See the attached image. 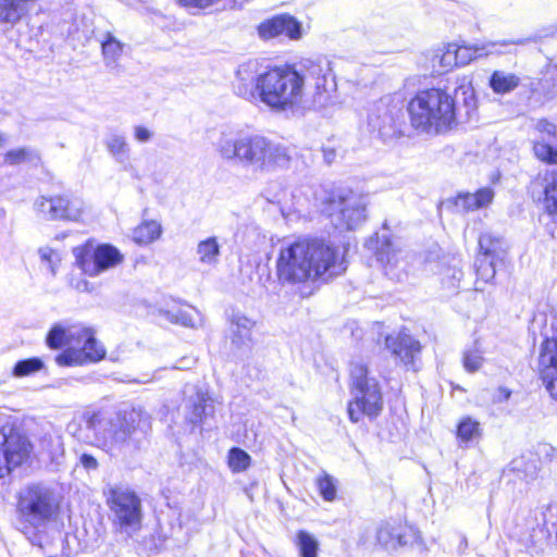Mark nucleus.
I'll return each instance as SVG.
<instances>
[{"mask_svg":"<svg viewBox=\"0 0 557 557\" xmlns=\"http://www.w3.org/2000/svg\"><path fill=\"white\" fill-rule=\"evenodd\" d=\"M485 240H486L485 236H481V237L479 238V245L484 244V242H485Z\"/></svg>","mask_w":557,"mask_h":557,"instance_id":"nucleus-60","label":"nucleus"},{"mask_svg":"<svg viewBox=\"0 0 557 557\" xmlns=\"http://www.w3.org/2000/svg\"><path fill=\"white\" fill-rule=\"evenodd\" d=\"M8 143V136L3 133H0V149L3 148Z\"/></svg>","mask_w":557,"mask_h":557,"instance_id":"nucleus-58","label":"nucleus"},{"mask_svg":"<svg viewBox=\"0 0 557 557\" xmlns=\"http://www.w3.org/2000/svg\"><path fill=\"white\" fill-rule=\"evenodd\" d=\"M385 346L408 370H418L416 362L421 352V345L411 335L403 332L396 335H387Z\"/></svg>","mask_w":557,"mask_h":557,"instance_id":"nucleus-16","label":"nucleus"},{"mask_svg":"<svg viewBox=\"0 0 557 557\" xmlns=\"http://www.w3.org/2000/svg\"><path fill=\"white\" fill-rule=\"evenodd\" d=\"M109 506L114 516V523L121 532L131 536L141 525V500L135 492L127 488L112 490Z\"/></svg>","mask_w":557,"mask_h":557,"instance_id":"nucleus-11","label":"nucleus"},{"mask_svg":"<svg viewBox=\"0 0 557 557\" xmlns=\"http://www.w3.org/2000/svg\"><path fill=\"white\" fill-rule=\"evenodd\" d=\"M534 370L550 396L557 400V338L546 337L542 342Z\"/></svg>","mask_w":557,"mask_h":557,"instance_id":"nucleus-15","label":"nucleus"},{"mask_svg":"<svg viewBox=\"0 0 557 557\" xmlns=\"http://www.w3.org/2000/svg\"><path fill=\"white\" fill-rule=\"evenodd\" d=\"M259 77L256 62L240 64L233 83L235 94L251 103H258Z\"/></svg>","mask_w":557,"mask_h":557,"instance_id":"nucleus-19","label":"nucleus"},{"mask_svg":"<svg viewBox=\"0 0 557 557\" xmlns=\"http://www.w3.org/2000/svg\"><path fill=\"white\" fill-rule=\"evenodd\" d=\"M482 436V429L480 422L471 417H465L460 420L457 426V437L462 443L479 441Z\"/></svg>","mask_w":557,"mask_h":557,"instance_id":"nucleus-31","label":"nucleus"},{"mask_svg":"<svg viewBox=\"0 0 557 557\" xmlns=\"http://www.w3.org/2000/svg\"><path fill=\"white\" fill-rule=\"evenodd\" d=\"M38 253L41 261L47 263L50 272L55 274V267L61 260L59 253L52 249L51 246H41L38 250Z\"/></svg>","mask_w":557,"mask_h":557,"instance_id":"nucleus-43","label":"nucleus"},{"mask_svg":"<svg viewBox=\"0 0 557 557\" xmlns=\"http://www.w3.org/2000/svg\"><path fill=\"white\" fill-rule=\"evenodd\" d=\"M60 500L50 487L32 484L18 494L17 513L23 522L39 528L52 520L57 515Z\"/></svg>","mask_w":557,"mask_h":557,"instance_id":"nucleus-8","label":"nucleus"},{"mask_svg":"<svg viewBox=\"0 0 557 557\" xmlns=\"http://www.w3.org/2000/svg\"><path fill=\"white\" fill-rule=\"evenodd\" d=\"M533 151L537 159L547 163H557V149H554L550 145L536 141Z\"/></svg>","mask_w":557,"mask_h":557,"instance_id":"nucleus-41","label":"nucleus"},{"mask_svg":"<svg viewBox=\"0 0 557 557\" xmlns=\"http://www.w3.org/2000/svg\"><path fill=\"white\" fill-rule=\"evenodd\" d=\"M493 198V189L484 187L473 194L460 193L455 198L445 200L443 206L455 213H468L487 207Z\"/></svg>","mask_w":557,"mask_h":557,"instance_id":"nucleus-20","label":"nucleus"},{"mask_svg":"<svg viewBox=\"0 0 557 557\" xmlns=\"http://www.w3.org/2000/svg\"><path fill=\"white\" fill-rule=\"evenodd\" d=\"M508 470L509 471H513V472H518V473H523V475L521 478L523 479H533L534 475H535V472H536V467L534 463L532 462H524L523 458H519V459H513L509 465H508Z\"/></svg>","mask_w":557,"mask_h":557,"instance_id":"nucleus-42","label":"nucleus"},{"mask_svg":"<svg viewBox=\"0 0 557 557\" xmlns=\"http://www.w3.org/2000/svg\"><path fill=\"white\" fill-rule=\"evenodd\" d=\"M441 64L443 67L448 69L456 65V57L454 50V44H449L446 51L441 57Z\"/></svg>","mask_w":557,"mask_h":557,"instance_id":"nucleus-47","label":"nucleus"},{"mask_svg":"<svg viewBox=\"0 0 557 557\" xmlns=\"http://www.w3.org/2000/svg\"><path fill=\"white\" fill-rule=\"evenodd\" d=\"M346 246H283L277 275L288 283H326L347 269Z\"/></svg>","mask_w":557,"mask_h":557,"instance_id":"nucleus-3","label":"nucleus"},{"mask_svg":"<svg viewBox=\"0 0 557 557\" xmlns=\"http://www.w3.org/2000/svg\"><path fill=\"white\" fill-rule=\"evenodd\" d=\"M317 486L320 495L326 502H332L336 497V485L333 478L329 474H324L317 479Z\"/></svg>","mask_w":557,"mask_h":557,"instance_id":"nucleus-40","label":"nucleus"},{"mask_svg":"<svg viewBox=\"0 0 557 557\" xmlns=\"http://www.w3.org/2000/svg\"><path fill=\"white\" fill-rule=\"evenodd\" d=\"M34 208L38 215L47 220L78 222L83 219L87 206L78 197L59 195L37 198Z\"/></svg>","mask_w":557,"mask_h":557,"instance_id":"nucleus-12","label":"nucleus"},{"mask_svg":"<svg viewBox=\"0 0 557 557\" xmlns=\"http://www.w3.org/2000/svg\"><path fill=\"white\" fill-rule=\"evenodd\" d=\"M77 290L79 292H87L88 290V282L85 281V280H81L78 281L75 286H74Z\"/></svg>","mask_w":557,"mask_h":557,"instance_id":"nucleus-55","label":"nucleus"},{"mask_svg":"<svg viewBox=\"0 0 557 557\" xmlns=\"http://www.w3.org/2000/svg\"><path fill=\"white\" fill-rule=\"evenodd\" d=\"M28 440L11 426L0 429V478L22 465L30 451Z\"/></svg>","mask_w":557,"mask_h":557,"instance_id":"nucleus-14","label":"nucleus"},{"mask_svg":"<svg viewBox=\"0 0 557 557\" xmlns=\"http://www.w3.org/2000/svg\"><path fill=\"white\" fill-rule=\"evenodd\" d=\"M69 432L84 444L111 456L131 455L143 448L151 431V417L140 408L102 407L85 410Z\"/></svg>","mask_w":557,"mask_h":557,"instance_id":"nucleus-2","label":"nucleus"},{"mask_svg":"<svg viewBox=\"0 0 557 557\" xmlns=\"http://www.w3.org/2000/svg\"><path fill=\"white\" fill-rule=\"evenodd\" d=\"M44 367L45 363L40 358L33 357L23 359L15 363L12 370V374L16 377L28 376L40 371L44 369Z\"/></svg>","mask_w":557,"mask_h":557,"instance_id":"nucleus-35","label":"nucleus"},{"mask_svg":"<svg viewBox=\"0 0 557 557\" xmlns=\"http://www.w3.org/2000/svg\"><path fill=\"white\" fill-rule=\"evenodd\" d=\"M522 42V39H510L503 41H490L482 45L458 46L454 44L456 65L465 66L475 59L487 57L490 54L503 53L502 48H505L510 45H521Z\"/></svg>","mask_w":557,"mask_h":557,"instance_id":"nucleus-18","label":"nucleus"},{"mask_svg":"<svg viewBox=\"0 0 557 557\" xmlns=\"http://www.w3.org/2000/svg\"><path fill=\"white\" fill-rule=\"evenodd\" d=\"M197 255L202 263L213 264L220 255L219 246H197Z\"/></svg>","mask_w":557,"mask_h":557,"instance_id":"nucleus-44","label":"nucleus"},{"mask_svg":"<svg viewBox=\"0 0 557 557\" xmlns=\"http://www.w3.org/2000/svg\"><path fill=\"white\" fill-rule=\"evenodd\" d=\"M369 125L383 138L400 136L404 133L405 113L403 101L394 96L382 97L369 113Z\"/></svg>","mask_w":557,"mask_h":557,"instance_id":"nucleus-10","label":"nucleus"},{"mask_svg":"<svg viewBox=\"0 0 557 557\" xmlns=\"http://www.w3.org/2000/svg\"><path fill=\"white\" fill-rule=\"evenodd\" d=\"M69 335L72 337V344L55 357V362L59 366H83L104 358L106 350L90 329L74 326Z\"/></svg>","mask_w":557,"mask_h":557,"instance_id":"nucleus-9","label":"nucleus"},{"mask_svg":"<svg viewBox=\"0 0 557 557\" xmlns=\"http://www.w3.org/2000/svg\"><path fill=\"white\" fill-rule=\"evenodd\" d=\"M536 128L542 132V133H546L548 135H555L556 134V126L546 121V120H541L537 122L536 124Z\"/></svg>","mask_w":557,"mask_h":557,"instance_id":"nucleus-50","label":"nucleus"},{"mask_svg":"<svg viewBox=\"0 0 557 557\" xmlns=\"http://www.w3.org/2000/svg\"><path fill=\"white\" fill-rule=\"evenodd\" d=\"M69 236H70V234L63 232V233L57 234L54 239L58 242H62V240H65L66 238H69Z\"/></svg>","mask_w":557,"mask_h":557,"instance_id":"nucleus-57","label":"nucleus"},{"mask_svg":"<svg viewBox=\"0 0 557 557\" xmlns=\"http://www.w3.org/2000/svg\"><path fill=\"white\" fill-rule=\"evenodd\" d=\"M544 208L550 215L557 214V171H546L543 176Z\"/></svg>","mask_w":557,"mask_h":557,"instance_id":"nucleus-28","label":"nucleus"},{"mask_svg":"<svg viewBox=\"0 0 557 557\" xmlns=\"http://www.w3.org/2000/svg\"><path fill=\"white\" fill-rule=\"evenodd\" d=\"M375 237H376L375 244H385V245L392 244V238L389 237L388 228H387L386 224L383 225V228L381 232L375 233Z\"/></svg>","mask_w":557,"mask_h":557,"instance_id":"nucleus-51","label":"nucleus"},{"mask_svg":"<svg viewBox=\"0 0 557 557\" xmlns=\"http://www.w3.org/2000/svg\"><path fill=\"white\" fill-rule=\"evenodd\" d=\"M194 362H195V360H194V359H187V360H186V359H183V360L181 361V364H180V366H175V367H173V368H174V369H181V370H183V369H189V368H190V366H191Z\"/></svg>","mask_w":557,"mask_h":557,"instance_id":"nucleus-54","label":"nucleus"},{"mask_svg":"<svg viewBox=\"0 0 557 557\" xmlns=\"http://www.w3.org/2000/svg\"><path fill=\"white\" fill-rule=\"evenodd\" d=\"M265 239L259 227L253 224L245 225L239 228L234 237L235 242H242L246 244H258Z\"/></svg>","mask_w":557,"mask_h":557,"instance_id":"nucleus-38","label":"nucleus"},{"mask_svg":"<svg viewBox=\"0 0 557 557\" xmlns=\"http://www.w3.org/2000/svg\"><path fill=\"white\" fill-rule=\"evenodd\" d=\"M295 545L300 557H318L319 542L311 533L300 530L295 537Z\"/></svg>","mask_w":557,"mask_h":557,"instance_id":"nucleus-32","label":"nucleus"},{"mask_svg":"<svg viewBox=\"0 0 557 557\" xmlns=\"http://www.w3.org/2000/svg\"><path fill=\"white\" fill-rule=\"evenodd\" d=\"M411 126L423 134H442L456 125L455 99L446 90L419 91L407 106Z\"/></svg>","mask_w":557,"mask_h":557,"instance_id":"nucleus-5","label":"nucleus"},{"mask_svg":"<svg viewBox=\"0 0 557 557\" xmlns=\"http://www.w3.org/2000/svg\"><path fill=\"white\" fill-rule=\"evenodd\" d=\"M72 330H74V327L66 330L61 325H54L46 337L47 345L52 349L61 348L64 344H67L70 347L72 337L69 334Z\"/></svg>","mask_w":557,"mask_h":557,"instance_id":"nucleus-34","label":"nucleus"},{"mask_svg":"<svg viewBox=\"0 0 557 557\" xmlns=\"http://www.w3.org/2000/svg\"><path fill=\"white\" fill-rule=\"evenodd\" d=\"M350 393L348 416L351 422H359L363 416L375 419L383 409V396L375 377L369 375V369L362 361L350 364Z\"/></svg>","mask_w":557,"mask_h":557,"instance_id":"nucleus-6","label":"nucleus"},{"mask_svg":"<svg viewBox=\"0 0 557 557\" xmlns=\"http://www.w3.org/2000/svg\"><path fill=\"white\" fill-rule=\"evenodd\" d=\"M40 156L37 150L32 148H17L10 150L4 156V161L8 164L15 165L23 162L37 163Z\"/></svg>","mask_w":557,"mask_h":557,"instance_id":"nucleus-33","label":"nucleus"},{"mask_svg":"<svg viewBox=\"0 0 557 557\" xmlns=\"http://www.w3.org/2000/svg\"><path fill=\"white\" fill-rule=\"evenodd\" d=\"M543 523L545 525H557V519L555 518L557 516V505L549 504L545 507V510L543 511Z\"/></svg>","mask_w":557,"mask_h":557,"instance_id":"nucleus-46","label":"nucleus"},{"mask_svg":"<svg viewBox=\"0 0 557 557\" xmlns=\"http://www.w3.org/2000/svg\"><path fill=\"white\" fill-rule=\"evenodd\" d=\"M520 83L521 78L518 75L503 70L494 71L488 81L491 89L497 95L513 91Z\"/></svg>","mask_w":557,"mask_h":557,"instance_id":"nucleus-26","label":"nucleus"},{"mask_svg":"<svg viewBox=\"0 0 557 557\" xmlns=\"http://www.w3.org/2000/svg\"><path fill=\"white\" fill-rule=\"evenodd\" d=\"M188 421L194 425H201L214 414V401L203 392L198 391L188 399Z\"/></svg>","mask_w":557,"mask_h":557,"instance_id":"nucleus-23","label":"nucleus"},{"mask_svg":"<svg viewBox=\"0 0 557 557\" xmlns=\"http://www.w3.org/2000/svg\"><path fill=\"white\" fill-rule=\"evenodd\" d=\"M124 45L117 40L111 33H106L101 40V49L104 63L108 67L117 65L119 59L123 53Z\"/></svg>","mask_w":557,"mask_h":557,"instance_id":"nucleus-29","label":"nucleus"},{"mask_svg":"<svg viewBox=\"0 0 557 557\" xmlns=\"http://www.w3.org/2000/svg\"><path fill=\"white\" fill-rule=\"evenodd\" d=\"M250 456L242 448L234 447L228 453V466L234 472L245 471L250 465Z\"/></svg>","mask_w":557,"mask_h":557,"instance_id":"nucleus-39","label":"nucleus"},{"mask_svg":"<svg viewBox=\"0 0 557 557\" xmlns=\"http://www.w3.org/2000/svg\"><path fill=\"white\" fill-rule=\"evenodd\" d=\"M483 357L478 350L466 351L463 355V367L469 372H475L482 366Z\"/></svg>","mask_w":557,"mask_h":557,"instance_id":"nucleus-45","label":"nucleus"},{"mask_svg":"<svg viewBox=\"0 0 557 557\" xmlns=\"http://www.w3.org/2000/svg\"><path fill=\"white\" fill-rule=\"evenodd\" d=\"M332 225L339 232L355 231L368 219V196L348 187L333 189L323 200Z\"/></svg>","mask_w":557,"mask_h":557,"instance_id":"nucleus-7","label":"nucleus"},{"mask_svg":"<svg viewBox=\"0 0 557 557\" xmlns=\"http://www.w3.org/2000/svg\"><path fill=\"white\" fill-rule=\"evenodd\" d=\"M258 102L275 113H302L332 104L335 81L331 62L321 58L260 73Z\"/></svg>","mask_w":557,"mask_h":557,"instance_id":"nucleus-1","label":"nucleus"},{"mask_svg":"<svg viewBox=\"0 0 557 557\" xmlns=\"http://www.w3.org/2000/svg\"><path fill=\"white\" fill-rule=\"evenodd\" d=\"M414 536L412 530H407L398 523L383 522L376 531L377 542L386 549L406 546Z\"/></svg>","mask_w":557,"mask_h":557,"instance_id":"nucleus-22","label":"nucleus"},{"mask_svg":"<svg viewBox=\"0 0 557 557\" xmlns=\"http://www.w3.org/2000/svg\"><path fill=\"white\" fill-rule=\"evenodd\" d=\"M258 32L263 39H271L282 35L289 39H299L301 37V24L288 14H281L261 23Z\"/></svg>","mask_w":557,"mask_h":557,"instance_id":"nucleus-21","label":"nucleus"},{"mask_svg":"<svg viewBox=\"0 0 557 557\" xmlns=\"http://www.w3.org/2000/svg\"><path fill=\"white\" fill-rule=\"evenodd\" d=\"M162 225L156 220H145L133 230L135 244H152L161 237Z\"/></svg>","mask_w":557,"mask_h":557,"instance_id":"nucleus-27","label":"nucleus"},{"mask_svg":"<svg viewBox=\"0 0 557 557\" xmlns=\"http://www.w3.org/2000/svg\"><path fill=\"white\" fill-rule=\"evenodd\" d=\"M255 322L243 314H234L231 321V341L237 348L249 346Z\"/></svg>","mask_w":557,"mask_h":557,"instance_id":"nucleus-24","label":"nucleus"},{"mask_svg":"<svg viewBox=\"0 0 557 557\" xmlns=\"http://www.w3.org/2000/svg\"><path fill=\"white\" fill-rule=\"evenodd\" d=\"M214 147L223 160L261 172L287 168L292 160L288 147L258 134L222 132Z\"/></svg>","mask_w":557,"mask_h":557,"instance_id":"nucleus-4","label":"nucleus"},{"mask_svg":"<svg viewBox=\"0 0 557 557\" xmlns=\"http://www.w3.org/2000/svg\"><path fill=\"white\" fill-rule=\"evenodd\" d=\"M79 462L86 470H96L98 468L97 459L89 454H83L79 458Z\"/></svg>","mask_w":557,"mask_h":557,"instance_id":"nucleus-49","label":"nucleus"},{"mask_svg":"<svg viewBox=\"0 0 557 557\" xmlns=\"http://www.w3.org/2000/svg\"><path fill=\"white\" fill-rule=\"evenodd\" d=\"M511 392L506 387H499L497 394V401H506L510 398Z\"/></svg>","mask_w":557,"mask_h":557,"instance_id":"nucleus-52","label":"nucleus"},{"mask_svg":"<svg viewBox=\"0 0 557 557\" xmlns=\"http://www.w3.org/2000/svg\"><path fill=\"white\" fill-rule=\"evenodd\" d=\"M371 255L370 265L374 262L380 267L391 263L394 258L392 246H364Z\"/></svg>","mask_w":557,"mask_h":557,"instance_id":"nucleus-37","label":"nucleus"},{"mask_svg":"<svg viewBox=\"0 0 557 557\" xmlns=\"http://www.w3.org/2000/svg\"><path fill=\"white\" fill-rule=\"evenodd\" d=\"M83 244L89 245L92 244L90 239H86Z\"/></svg>","mask_w":557,"mask_h":557,"instance_id":"nucleus-61","label":"nucleus"},{"mask_svg":"<svg viewBox=\"0 0 557 557\" xmlns=\"http://www.w3.org/2000/svg\"><path fill=\"white\" fill-rule=\"evenodd\" d=\"M498 259L495 251L490 246H480L479 255L475 259L474 265L478 275L485 282L494 278Z\"/></svg>","mask_w":557,"mask_h":557,"instance_id":"nucleus-25","label":"nucleus"},{"mask_svg":"<svg viewBox=\"0 0 557 557\" xmlns=\"http://www.w3.org/2000/svg\"><path fill=\"white\" fill-rule=\"evenodd\" d=\"M109 153L121 164H126L129 160V146L123 135L110 134L104 141Z\"/></svg>","mask_w":557,"mask_h":557,"instance_id":"nucleus-30","label":"nucleus"},{"mask_svg":"<svg viewBox=\"0 0 557 557\" xmlns=\"http://www.w3.org/2000/svg\"><path fill=\"white\" fill-rule=\"evenodd\" d=\"M73 252L77 265L90 276H96L123 261V255L115 246H77Z\"/></svg>","mask_w":557,"mask_h":557,"instance_id":"nucleus-13","label":"nucleus"},{"mask_svg":"<svg viewBox=\"0 0 557 557\" xmlns=\"http://www.w3.org/2000/svg\"><path fill=\"white\" fill-rule=\"evenodd\" d=\"M199 244H206V245H209V244H216V240H215V237H210L206 240H201Z\"/></svg>","mask_w":557,"mask_h":557,"instance_id":"nucleus-59","label":"nucleus"},{"mask_svg":"<svg viewBox=\"0 0 557 557\" xmlns=\"http://www.w3.org/2000/svg\"><path fill=\"white\" fill-rule=\"evenodd\" d=\"M334 157H335V151H333V150L324 151V159L327 163H331L333 161Z\"/></svg>","mask_w":557,"mask_h":557,"instance_id":"nucleus-56","label":"nucleus"},{"mask_svg":"<svg viewBox=\"0 0 557 557\" xmlns=\"http://www.w3.org/2000/svg\"><path fill=\"white\" fill-rule=\"evenodd\" d=\"M134 136L135 139L139 143H147L152 137V132L144 126H135L134 127Z\"/></svg>","mask_w":557,"mask_h":557,"instance_id":"nucleus-48","label":"nucleus"},{"mask_svg":"<svg viewBox=\"0 0 557 557\" xmlns=\"http://www.w3.org/2000/svg\"><path fill=\"white\" fill-rule=\"evenodd\" d=\"M458 539H459V544H458L457 552L459 555H462L468 547V541H467V537L462 534L458 535Z\"/></svg>","mask_w":557,"mask_h":557,"instance_id":"nucleus-53","label":"nucleus"},{"mask_svg":"<svg viewBox=\"0 0 557 557\" xmlns=\"http://www.w3.org/2000/svg\"><path fill=\"white\" fill-rule=\"evenodd\" d=\"M163 314L172 323L194 327L196 325L195 314L197 315L198 313L195 309L178 308L176 310H168Z\"/></svg>","mask_w":557,"mask_h":557,"instance_id":"nucleus-36","label":"nucleus"},{"mask_svg":"<svg viewBox=\"0 0 557 557\" xmlns=\"http://www.w3.org/2000/svg\"><path fill=\"white\" fill-rule=\"evenodd\" d=\"M150 380H144V381H139L140 383H147L149 382Z\"/></svg>","mask_w":557,"mask_h":557,"instance_id":"nucleus-62","label":"nucleus"},{"mask_svg":"<svg viewBox=\"0 0 557 557\" xmlns=\"http://www.w3.org/2000/svg\"><path fill=\"white\" fill-rule=\"evenodd\" d=\"M318 210L315 193L311 187H305L292 194V205L282 207L281 213L287 222H295L310 219Z\"/></svg>","mask_w":557,"mask_h":557,"instance_id":"nucleus-17","label":"nucleus"}]
</instances>
